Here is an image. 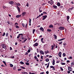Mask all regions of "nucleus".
I'll list each match as a JSON object with an SVG mask.
<instances>
[{"instance_id":"14","label":"nucleus","mask_w":74,"mask_h":74,"mask_svg":"<svg viewBox=\"0 0 74 74\" xmlns=\"http://www.w3.org/2000/svg\"><path fill=\"white\" fill-rule=\"evenodd\" d=\"M67 20L68 22H69V19H70V16H67Z\"/></svg>"},{"instance_id":"2","label":"nucleus","mask_w":74,"mask_h":74,"mask_svg":"<svg viewBox=\"0 0 74 74\" xmlns=\"http://www.w3.org/2000/svg\"><path fill=\"white\" fill-rule=\"evenodd\" d=\"M68 70L70 71H73V68L70 66H68Z\"/></svg>"},{"instance_id":"30","label":"nucleus","mask_w":74,"mask_h":74,"mask_svg":"<svg viewBox=\"0 0 74 74\" xmlns=\"http://www.w3.org/2000/svg\"><path fill=\"white\" fill-rule=\"evenodd\" d=\"M10 66L11 67H13V66H14V65H13L11 64H10Z\"/></svg>"},{"instance_id":"49","label":"nucleus","mask_w":74,"mask_h":74,"mask_svg":"<svg viewBox=\"0 0 74 74\" xmlns=\"http://www.w3.org/2000/svg\"><path fill=\"white\" fill-rule=\"evenodd\" d=\"M43 40H44V38H41V41L42 42V41H43Z\"/></svg>"},{"instance_id":"26","label":"nucleus","mask_w":74,"mask_h":74,"mask_svg":"<svg viewBox=\"0 0 74 74\" xmlns=\"http://www.w3.org/2000/svg\"><path fill=\"white\" fill-rule=\"evenodd\" d=\"M2 62L3 63H4V64H5V66H7V64H6V62H5L4 61H3Z\"/></svg>"},{"instance_id":"53","label":"nucleus","mask_w":74,"mask_h":74,"mask_svg":"<svg viewBox=\"0 0 74 74\" xmlns=\"http://www.w3.org/2000/svg\"><path fill=\"white\" fill-rule=\"evenodd\" d=\"M50 68H53L55 67L52 66H50Z\"/></svg>"},{"instance_id":"41","label":"nucleus","mask_w":74,"mask_h":74,"mask_svg":"<svg viewBox=\"0 0 74 74\" xmlns=\"http://www.w3.org/2000/svg\"><path fill=\"white\" fill-rule=\"evenodd\" d=\"M25 64H26V65H27L28 66H29V63L28 62H26L25 63Z\"/></svg>"},{"instance_id":"17","label":"nucleus","mask_w":74,"mask_h":74,"mask_svg":"<svg viewBox=\"0 0 74 74\" xmlns=\"http://www.w3.org/2000/svg\"><path fill=\"white\" fill-rule=\"evenodd\" d=\"M26 13L25 12H23L22 14V15H23V16H25V15Z\"/></svg>"},{"instance_id":"45","label":"nucleus","mask_w":74,"mask_h":74,"mask_svg":"<svg viewBox=\"0 0 74 74\" xmlns=\"http://www.w3.org/2000/svg\"><path fill=\"white\" fill-rule=\"evenodd\" d=\"M21 38L23 39V40H25V39H26L25 38H24L23 37H22V38Z\"/></svg>"},{"instance_id":"8","label":"nucleus","mask_w":74,"mask_h":74,"mask_svg":"<svg viewBox=\"0 0 74 74\" xmlns=\"http://www.w3.org/2000/svg\"><path fill=\"white\" fill-rule=\"evenodd\" d=\"M40 52L41 54H42V55H44V53L43 51L41 50L40 51Z\"/></svg>"},{"instance_id":"15","label":"nucleus","mask_w":74,"mask_h":74,"mask_svg":"<svg viewBox=\"0 0 74 74\" xmlns=\"http://www.w3.org/2000/svg\"><path fill=\"white\" fill-rule=\"evenodd\" d=\"M55 60H54V59H53L52 63L53 65H55Z\"/></svg>"},{"instance_id":"29","label":"nucleus","mask_w":74,"mask_h":74,"mask_svg":"<svg viewBox=\"0 0 74 74\" xmlns=\"http://www.w3.org/2000/svg\"><path fill=\"white\" fill-rule=\"evenodd\" d=\"M13 70H16V66H14L13 67Z\"/></svg>"},{"instance_id":"58","label":"nucleus","mask_w":74,"mask_h":74,"mask_svg":"<svg viewBox=\"0 0 74 74\" xmlns=\"http://www.w3.org/2000/svg\"><path fill=\"white\" fill-rule=\"evenodd\" d=\"M73 58V57H70L69 58H68V59H72Z\"/></svg>"},{"instance_id":"16","label":"nucleus","mask_w":74,"mask_h":74,"mask_svg":"<svg viewBox=\"0 0 74 74\" xmlns=\"http://www.w3.org/2000/svg\"><path fill=\"white\" fill-rule=\"evenodd\" d=\"M65 40V38H64L58 40V41H62V40Z\"/></svg>"},{"instance_id":"21","label":"nucleus","mask_w":74,"mask_h":74,"mask_svg":"<svg viewBox=\"0 0 74 74\" xmlns=\"http://www.w3.org/2000/svg\"><path fill=\"white\" fill-rule=\"evenodd\" d=\"M32 32H33V34H34V32H36V29H33Z\"/></svg>"},{"instance_id":"56","label":"nucleus","mask_w":74,"mask_h":74,"mask_svg":"<svg viewBox=\"0 0 74 74\" xmlns=\"http://www.w3.org/2000/svg\"><path fill=\"white\" fill-rule=\"evenodd\" d=\"M71 65H72L73 66V65L74 64V63H73V62L71 63Z\"/></svg>"},{"instance_id":"35","label":"nucleus","mask_w":74,"mask_h":74,"mask_svg":"<svg viewBox=\"0 0 74 74\" xmlns=\"http://www.w3.org/2000/svg\"><path fill=\"white\" fill-rule=\"evenodd\" d=\"M27 39H25L24 41H23V42L24 43H25V42L27 41Z\"/></svg>"},{"instance_id":"31","label":"nucleus","mask_w":74,"mask_h":74,"mask_svg":"<svg viewBox=\"0 0 74 74\" xmlns=\"http://www.w3.org/2000/svg\"><path fill=\"white\" fill-rule=\"evenodd\" d=\"M20 68H21V69H25V67H23L22 66H21L20 67Z\"/></svg>"},{"instance_id":"43","label":"nucleus","mask_w":74,"mask_h":74,"mask_svg":"<svg viewBox=\"0 0 74 74\" xmlns=\"http://www.w3.org/2000/svg\"><path fill=\"white\" fill-rule=\"evenodd\" d=\"M27 23H26V25L25 26V28H27Z\"/></svg>"},{"instance_id":"23","label":"nucleus","mask_w":74,"mask_h":74,"mask_svg":"<svg viewBox=\"0 0 74 74\" xmlns=\"http://www.w3.org/2000/svg\"><path fill=\"white\" fill-rule=\"evenodd\" d=\"M49 27L51 28V27H53V25H51L49 26Z\"/></svg>"},{"instance_id":"9","label":"nucleus","mask_w":74,"mask_h":74,"mask_svg":"<svg viewBox=\"0 0 74 74\" xmlns=\"http://www.w3.org/2000/svg\"><path fill=\"white\" fill-rule=\"evenodd\" d=\"M58 55L59 56V57H60V58H61V55H62V52H59V53H58Z\"/></svg>"},{"instance_id":"12","label":"nucleus","mask_w":74,"mask_h":74,"mask_svg":"<svg viewBox=\"0 0 74 74\" xmlns=\"http://www.w3.org/2000/svg\"><path fill=\"white\" fill-rule=\"evenodd\" d=\"M22 35H23V34H19V35H18V36H17V38H19V37H20V36Z\"/></svg>"},{"instance_id":"40","label":"nucleus","mask_w":74,"mask_h":74,"mask_svg":"<svg viewBox=\"0 0 74 74\" xmlns=\"http://www.w3.org/2000/svg\"><path fill=\"white\" fill-rule=\"evenodd\" d=\"M60 69L61 71H63V69L62 67H60Z\"/></svg>"},{"instance_id":"54","label":"nucleus","mask_w":74,"mask_h":74,"mask_svg":"<svg viewBox=\"0 0 74 74\" xmlns=\"http://www.w3.org/2000/svg\"><path fill=\"white\" fill-rule=\"evenodd\" d=\"M16 5H20V3H16Z\"/></svg>"},{"instance_id":"7","label":"nucleus","mask_w":74,"mask_h":74,"mask_svg":"<svg viewBox=\"0 0 74 74\" xmlns=\"http://www.w3.org/2000/svg\"><path fill=\"white\" fill-rule=\"evenodd\" d=\"M40 30H41V31H42V32H44V28L42 27H40Z\"/></svg>"},{"instance_id":"60","label":"nucleus","mask_w":74,"mask_h":74,"mask_svg":"<svg viewBox=\"0 0 74 74\" xmlns=\"http://www.w3.org/2000/svg\"><path fill=\"white\" fill-rule=\"evenodd\" d=\"M62 42L61 41L59 43V44H62Z\"/></svg>"},{"instance_id":"34","label":"nucleus","mask_w":74,"mask_h":74,"mask_svg":"<svg viewBox=\"0 0 74 74\" xmlns=\"http://www.w3.org/2000/svg\"><path fill=\"white\" fill-rule=\"evenodd\" d=\"M5 36H6V37H7V36H8V32H7L6 33Z\"/></svg>"},{"instance_id":"46","label":"nucleus","mask_w":74,"mask_h":74,"mask_svg":"<svg viewBox=\"0 0 74 74\" xmlns=\"http://www.w3.org/2000/svg\"><path fill=\"white\" fill-rule=\"evenodd\" d=\"M5 34V32H4L3 34L2 35V36H4Z\"/></svg>"},{"instance_id":"50","label":"nucleus","mask_w":74,"mask_h":74,"mask_svg":"<svg viewBox=\"0 0 74 74\" xmlns=\"http://www.w3.org/2000/svg\"><path fill=\"white\" fill-rule=\"evenodd\" d=\"M27 52L28 53L30 52V49H28L27 51Z\"/></svg>"},{"instance_id":"64","label":"nucleus","mask_w":74,"mask_h":74,"mask_svg":"<svg viewBox=\"0 0 74 74\" xmlns=\"http://www.w3.org/2000/svg\"><path fill=\"white\" fill-rule=\"evenodd\" d=\"M41 59H43V56H41Z\"/></svg>"},{"instance_id":"39","label":"nucleus","mask_w":74,"mask_h":74,"mask_svg":"<svg viewBox=\"0 0 74 74\" xmlns=\"http://www.w3.org/2000/svg\"><path fill=\"white\" fill-rule=\"evenodd\" d=\"M73 8H74L73 7H72V8H70L69 9H70V10H71H71H73Z\"/></svg>"},{"instance_id":"19","label":"nucleus","mask_w":74,"mask_h":74,"mask_svg":"<svg viewBox=\"0 0 74 74\" xmlns=\"http://www.w3.org/2000/svg\"><path fill=\"white\" fill-rule=\"evenodd\" d=\"M54 38L55 39H57V36L55 34L54 35Z\"/></svg>"},{"instance_id":"55","label":"nucleus","mask_w":74,"mask_h":74,"mask_svg":"<svg viewBox=\"0 0 74 74\" xmlns=\"http://www.w3.org/2000/svg\"><path fill=\"white\" fill-rule=\"evenodd\" d=\"M45 55H47V53H47V52L46 51H45Z\"/></svg>"},{"instance_id":"1","label":"nucleus","mask_w":74,"mask_h":74,"mask_svg":"<svg viewBox=\"0 0 74 74\" xmlns=\"http://www.w3.org/2000/svg\"><path fill=\"white\" fill-rule=\"evenodd\" d=\"M48 3L49 4H50L51 5H52L54 3V1L52 0H50V1H48Z\"/></svg>"},{"instance_id":"63","label":"nucleus","mask_w":74,"mask_h":74,"mask_svg":"<svg viewBox=\"0 0 74 74\" xmlns=\"http://www.w3.org/2000/svg\"><path fill=\"white\" fill-rule=\"evenodd\" d=\"M3 9H5V8H6V7L5 6H3Z\"/></svg>"},{"instance_id":"47","label":"nucleus","mask_w":74,"mask_h":74,"mask_svg":"<svg viewBox=\"0 0 74 74\" xmlns=\"http://www.w3.org/2000/svg\"><path fill=\"white\" fill-rule=\"evenodd\" d=\"M37 61V62H38L39 61V60H38V58H36V59H35Z\"/></svg>"},{"instance_id":"3","label":"nucleus","mask_w":74,"mask_h":74,"mask_svg":"<svg viewBox=\"0 0 74 74\" xmlns=\"http://www.w3.org/2000/svg\"><path fill=\"white\" fill-rule=\"evenodd\" d=\"M59 29L60 30H63L64 29V27H59Z\"/></svg>"},{"instance_id":"36","label":"nucleus","mask_w":74,"mask_h":74,"mask_svg":"<svg viewBox=\"0 0 74 74\" xmlns=\"http://www.w3.org/2000/svg\"><path fill=\"white\" fill-rule=\"evenodd\" d=\"M45 60L47 62H49V59H46Z\"/></svg>"},{"instance_id":"22","label":"nucleus","mask_w":74,"mask_h":74,"mask_svg":"<svg viewBox=\"0 0 74 74\" xmlns=\"http://www.w3.org/2000/svg\"><path fill=\"white\" fill-rule=\"evenodd\" d=\"M20 63L21 64H24V62H22V61H21L20 62Z\"/></svg>"},{"instance_id":"4","label":"nucleus","mask_w":74,"mask_h":74,"mask_svg":"<svg viewBox=\"0 0 74 74\" xmlns=\"http://www.w3.org/2000/svg\"><path fill=\"white\" fill-rule=\"evenodd\" d=\"M1 46L3 48H6V46H5V45L4 44H2L1 45Z\"/></svg>"},{"instance_id":"44","label":"nucleus","mask_w":74,"mask_h":74,"mask_svg":"<svg viewBox=\"0 0 74 74\" xmlns=\"http://www.w3.org/2000/svg\"><path fill=\"white\" fill-rule=\"evenodd\" d=\"M26 5L27 7H28L29 6V3H28V2L27 3V4H26Z\"/></svg>"},{"instance_id":"27","label":"nucleus","mask_w":74,"mask_h":74,"mask_svg":"<svg viewBox=\"0 0 74 74\" xmlns=\"http://www.w3.org/2000/svg\"><path fill=\"white\" fill-rule=\"evenodd\" d=\"M52 30L51 29H47V31L48 32H50Z\"/></svg>"},{"instance_id":"32","label":"nucleus","mask_w":74,"mask_h":74,"mask_svg":"<svg viewBox=\"0 0 74 74\" xmlns=\"http://www.w3.org/2000/svg\"><path fill=\"white\" fill-rule=\"evenodd\" d=\"M49 63H48V65H47V68H48V67H49Z\"/></svg>"},{"instance_id":"5","label":"nucleus","mask_w":74,"mask_h":74,"mask_svg":"<svg viewBox=\"0 0 74 74\" xmlns=\"http://www.w3.org/2000/svg\"><path fill=\"white\" fill-rule=\"evenodd\" d=\"M42 18H42V20H45L46 18H47V15L44 16H42Z\"/></svg>"},{"instance_id":"59","label":"nucleus","mask_w":74,"mask_h":74,"mask_svg":"<svg viewBox=\"0 0 74 74\" xmlns=\"http://www.w3.org/2000/svg\"><path fill=\"white\" fill-rule=\"evenodd\" d=\"M46 74H49V71H46Z\"/></svg>"},{"instance_id":"20","label":"nucleus","mask_w":74,"mask_h":74,"mask_svg":"<svg viewBox=\"0 0 74 74\" xmlns=\"http://www.w3.org/2000/svg\"><path fill=\"white\" fill-rule=\"evenodd\" d=\"M22 73V74H27V73L26 72H23Z\"/></svg>"},{"instance_id":"25","label":"nucleus","mask_w":74,"mask_h":74,"mask_svg":"<svg viewBox=\"0 0 74 74\" xmlns=\"http://www.w3.org/2000/svg\"><path fill=\"white\" fill-rule=\"evenodd\" d=\"M61 64L62 65H65L66 64V63H63V62H62L61 63Z\"/></svg>"},{"instance_id":"57","label":"nucleus","mask_w":74,"mask_h":74,"mask_svg":"<svg viewBox=\"0 0 74 74\" xmlns=\"http://www.w3.org/2000/svg\"><path fill=\"white\" fill-rule=\"evenodd\" d=\"M22 70V69H18V71H21Z\"/></svg>"},{"instance_id":"18","label":"nucleus","mask_w":74,"mask_h":74,"mask_svg":"<svg viewBox=\"0 0 74 74\" xmlns=\"http://www.w3.org/2000/svg\"><path fill=\"white\" fill-rule=\"evenodd\" d=\"M57 5L58 6V7H60V3L59 2H58L57 4Z\"/></svg>"},{"instance_id":"6","label":"nucleus","mask_w":74,"mask_h":74,"mask_svg":"<svg viewBox=\"0 0 74 74\" xmlns=\"http://www.w3.org/2000/svg\"><path fill=\"white\" fill-rule=\"evenodd\" d=\"M14 2L13 1H11L9 2V4H11V5H13L14 4Z\"/></svg>"},{"instance_id":"10","label":"nucleus","mask_w":74,"mask_h":74,"mask_svg":"<svg viewBox=\"0 0 74 74\" xmlns=\"http://www.w3.org/2000/svg\"><path fill=\"white\" fill-rule=\"evenodd\" d=\"M17 7L18 9V12H21V10H20V8L18 6H17Z\"/></svg>"},{"instance_id":"52","label":"nucleus","mask_w":74,"mask_h":74,"mask_svg":"<svg viewBox=\"0 0 74 74\" xmlns=\"http://www.w3.org/2000/svg\"><path fill=\"white\" fill-rule=\"evenodd\" d=\"M11 58H12V59H13V58H15V56H13V57L11 56L10 57Z\"/></svg>"},{"instance_id":"11","label":"nucleus","mask_w":74,"mask_h":74,"mask_svg":"<svg viewBox=\"0 0 74 74\" xmlns=\"http://www.w3.org/2000/svg\"><path fill=\"white\" fill-rule=\"evenodd\" d=\"M38 43H36L34 45V47H37L38 45Z\"/></svg>"},{"instance_id":"13","label":"nucleus","mask_w":74,"mask_h":74,"mask_svg":"<svg viewBox=\"0 0 74 74\" xmlns=\"http://www.w3.org/2000/svg\"><path fill=\"white\" fill-rule=\"evenodd\" d=\"M21 15H18L16 16V18H19V17H21Z\"/></svg>"},{"instance_id":"37","label":"nucleus","mask_w":74,"mask_h":74,"mask_svg":"<svg viewBox=\"0 0 74 74\" xmlns=\"http://www.w3.org/2000/svg\"><path fill=\"white\" fill-rule=\"evenodd\" d=\"M39 11L40 12H42V10H41V9H39Z\"/></svg>"},{"instance_id":"24","label":"nucleus","mask_w":74,"mask_h":74,"mask_svg":"<svg viewBox=\"0 0 74 74\" xmlns=\"http://www.w3.org/2000/svg\"><path fill=\"white\" fill-rule=\"evenodd\" d=\"M51 50H53V49H54V46H53V45H52L51 46Z\"/></svg>"},{"instance_id":"62","label":"nucleus","mask_w":74,"mask_h":74,"mask_svg":"<svg viewBox=\"0 0 74 74\" xmlns=\"http://www.w3.org/2000/svg\"><path fill=\"white\" fill-rule=\"evenodd\" d=\"M66 62L68 63H70V61L69 60H67V61H66Z\"/></svg>"},{"instance_id":"28","label":"nucleus","mask_w":74,"mask_h":74,"mask_svg":"<svg viewBox=\"0 0 74 74\" xmlns=\"http://www.w3.org/2000/svg\"><path fill=\"white\" fill-rule=\"evenodd\" d=\"M63 57H64L65 56H66V54H65V53H64L63 54Z\"/></svg>"},{"instance_id":"33","label":"nucleus","mask_w":74,"mask_h":74,"mask_svg":"<svg viewBox=\"0 0 74 74\" xmlns=\"http://www.w3.org/2000/svg\"><path fill=\"white\" fill-rule=\"evenodd\" d=\"M53 8H57V6L55 5H53Z\"/></svg>"},{"instance_id":"48","label":"nucleus","mask_w":74,"mask_h":74,"mask_svg":"<svg viewBox=\"0 0 74 74\" xmlns=\"http://www.w3.org/2000/svg\"><path fill=\"white\" fill-rule=\"evenodd\" d=\"M29 23H31V21L32 20H31V19H30V18H29Z\"/></svg>"},{"instance_id":"42","label":"nucleus","mask_w":74,"mask_h":74,"mask_svg":"<svg viewBox=\"0 0 74 74\" xmlns=\"http://www.w3.org/2000/svg\"><path fill=\"white\" fill-rule=\"evenodd\" d=\"M63 45H64V46H65V45H67V44L65 43H63Z\"/></svg>"},{"instance_id":"61","label":"nucleus","mask_w":74,"mask_h":74,"mask_svg":"<svg viewBox=\"0 0 74 74\" xmlns=\"http://www.w3.org/2000/svg\"><path fill=\"white\" fill-rule=\"evenodd\" d=\"M34 58V59H36L37 58V56H35Z\"/></svg>"},{"instance_id":"51","label":"nucleus","mask_w":74,"mask_h":74,"mask_svg":"<svg viewBox=\"0 0 74 74\" xmlns=\"http://www.w3.org/2000/svg\"><path fill=\"white\" fill-rule=\"evenodd\" d=\"M16 27L17 29H18V28H19V26H18V25H17V26H16Z\"/></svg>"},{"instance_id":"38","label":"nucleus","mask_w":74,"mask_h":74,"mask_svg":"<svg viewBox=\"0 0 74 74\" xmlns=\"http://www.w3.org/2000/svg\"><path fill=\"white\" fill-rule=\"evenodd\" d=\"M25 24H24V23H22V26L23 27H25Z\"/></svg>"}]
</instances>
